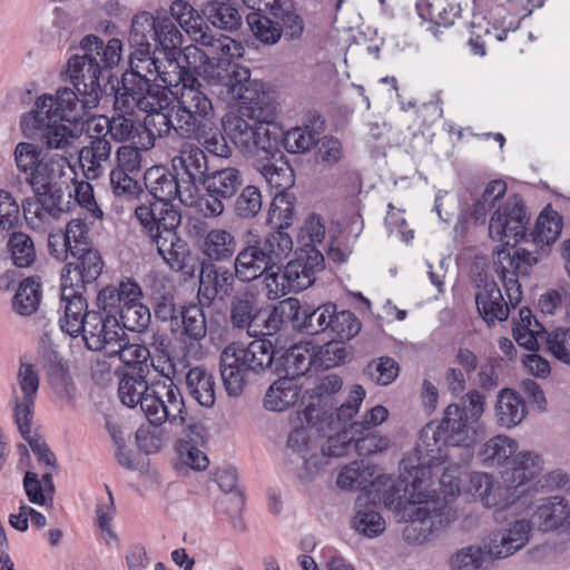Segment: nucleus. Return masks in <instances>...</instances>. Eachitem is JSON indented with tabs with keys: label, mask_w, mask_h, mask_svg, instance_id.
I'll return each instance as SVG.
<instances>
[{
	"label": "nucleus",
	"mask_w": 570,
	"mask_h": 570,
	"mask_svg": "<svg viewBox=\"0 0 570 570\" xmlns=\"http://www.w3.org/2000/svg\"><path fill=\"white\" fill-rule=\"evenodd\" d=\"M13 157L17 169L33 191L22 205L27 225L37 233L49 232V254L58 261H69L65 230H51L61 215L70 209L72 194L67 175L71 166L68 158L46 155L33 142L27 141L16 145Z\"/></svg>",
	"instance_id": "nucleus-1"
},
{
	"label": "nucleus",
	"mask_w": 570,
	"mask_h": 570,
	"mask_svg": "<svg viewBox=\"0 0 570 570\" xmlns=\"http://www.w3.org/2000/svg\"><path fill=\"white\" fill-rule=\"evenodd\" d=\"M485 410V396L470 390L460 402L449 404L439 423L430 422L422 430L415 448L421 465L446 470L468 464L474 455L476 424Z\"/></svg>",
	"instance_id": "nucleus-2"
},
{
	"label": "nucleus",
	"mask_w": 570,
	"mask_h": 570,
	"mask_svg": "<svg viewBox=\"0 0 570 570\" xmlns=\"http://www.w3.org/2000/svg\"><path fill=\"white\" fill-rule=\"evenodd\" d=\"M405 470L409 478L377 479V484L385 487L380 498L386 508L401 513L402 519L407 522L403 531L404 538L407 541L422 542L448 522V507L445 500L435 491L428 490L431 478L429 465H421L417 461L416 465L405 466Z\"/></svg>",
	"instance_id": "nucleus-3"
},
{
	"label": "nucleus",
	"mask_w": 570,
	"mask_h": 570,
	"mask_svg": "<svg viewBox=\"0 0 570 570\" xmlns=\"http://www.w3.org/2000/svg\"><path fill=\"white\" fill-rule=\"evenodd\" d=\"M208 58L217 59L218 63L205 69V80L222 100L238 105L239 114L250 120L273 122L277 106L272 96L264 90L261 81L250 78L246 67L232 65L234 57L215 52Z\"/></svg>",
	"instance_id": "nucleus-4"
},
{
	"label": "nucleus",
	"mask_w": 570,
	"mask_h": 570,
	"mask_svg": "<svg viewBox=\"0 0 570 570\" xmlns=\"http://www.w3.org/2000/svg\"><path fill=\"white\" fill-rule=\"evenodd\" d=\"M122 43L112 38L107 43L96 35L85 36L77 52L67 61L66 79L83 97L86 107L96 108L104 94V82L121 59Z\"/></svg>",
	"instance_id": "nucleus-5"
},
{
	"label": "nucleus",
	"mask_w": 570,
	"mask_h": 570,
	"mask_svg": "<svg viewBox=\"0 0 570 570\" xmlns=\"http://www.w3.org/2000/svg\"><path fill=\"white\" fill-rule=\"evenodd\" d=\"M135 217L158 255L175 272L188 273L191 259L188 244L177 234L181 223L180 210L171 203L151 202L135 209Z\"/></svg>",
	"instance_id": "nucleus-6"
},
{
	"label": "nucleus",
	"mask_w": 570,
	"mask_h": 570,
	"mask_svg": "<svg viewBox=\"0 0 570 570\" xmlns=\"http://www.w3.org/2000/svg\"><path fill=\"white\" fill-rule=\"evenodd\" d=\"M529 223L524 204L517 195L500 206L490 219L489 235L493 240L502 242V248L497 252V264H505L509 268L521 274L532 266L537 259L522 248L513 253L510 246L525 239V226Z\"/></svg>",
	"instance_id": "nucleus-7"
},
{
	"label": "nucleus",
	"mask_w": 570,
	"mask_h": 570,
	"mask_svg": "<svg viewBox=\"0 0 570 570\" xmlns=\"http://www.w3.org/2000/svg\"><path fill=\"white\" fill-rule=\"evenodd\" d=\"M274 346L268 340H254L248 345L233 343L226 346L219 361L220 376L229 396L243 394L252 374H261L272 366Z\"/></svg>",
	"instance_id": "nucleus-8"
},
{
	"label": "nucleus",
	"mask_w": 570,
	"mask_h": 570,
	"mask_svg": "<svg viewBox=\"0 0 570 570\" xmlns=\"http://www.w3.org/2000/svg\"><path fill=\"white\" fill-rule=\"evenodd\" d=\"M141 287L127 279L116 286L102 288L97 296V305L107 313H114L122 330L142 332L150 324L149 308L141 303Z\"/></svg>",
	"instance_id": "nucleus-9"
},
{
	"label": "nucleus",
	"mask_w": 570,
	"mask_h": 570,
	"mask_svg": "<svg viewBox=\"0 0 570 570\" xmlns=\"http://www.w3.org/2000/svg\"><path fill=\"white\" fill-rule=\"evenodd\" d=\"M183 80L180 89L176 92V125L177 136L190 139L200 125L206 124L214 116L212 99L204 91L203 83L181 67Z\"/></svg>",
	"instance_id": "nucleus-10"
},
{
	"label": "nucleus",
	"mask_w": 570,
	"mask_h": 570,
	"mask_svg": "<svg viewBox=\"0 0 570 570\" xmlns=\"http://www.w3.org/2000/svg\"><path fill=\"white\" fill-rule=\"evenodd\" d=\"M175 368L169 365L163 379L150 383L149 393L145 394L141 411L153 426L165 422L173 425L186 423L187 409L180 389L174 383Z\"/></svg>",
	"instance_id": "nucleus-11"
},
{
	"label": "nucleus",
	"mask_w": 570,
	"mask_h": 570,
	"mask_svg": "<svg viewBox=\"0 0 570 570\" xmlns=\"http://www.w3.org/2000/svg\"><path fill=\"white\" fill-rule=\"evenodd\" d=\"M21 129L27 138L39 137L41 146L39 147L43 154L53 156H62L67 158L75 149L76 140L81 136L82 128L78 124H69L51 117L45 118L39 112L28 111L21 117Z\"/></svg>",
	"instance_id": "nucleus-12"
},
{
	"label": "nucleus",
	"mask_w": 570,
	"mask_h": 570,
	"mask_svg": "<svg viewBox=\"0 0 570 570\" xmlns=\"http://www.w3.org/2000/svg\"><path fill=\"white\" fill-rule=\"evenodd\" d=\"M268 6L274 19L258 12H252L247 16V23L259 41L266 45H275L282 35L291 40L302 37L304 22L294 12L289 0H274Z\"/></svg>",
	"instance_id": "nucleus-13"
},
{
	"label": "nucleus",
	"mask_w": 570,
	"mask_h": 570,
	"mask_svg": "<svg viewBox=\"0 0 570 570\" xmlns=\"http://www.w3.org/2000/svg\"><path fill=\"white\" fill-rule=\"evenodd\" d=\"M171 17L195 41L207 48L205 55L209 57L215 52L224 56L242 57L243 46L240 42L222 33L214 35L208 26L204 23L203 17L185 0H175L170 6Z\"/></svg>",
	"instance_id": "nucleus-14"
},
{
	"label": "nucleus",
	"mask_w": 570,
	"mask_h": 570,
	"mask_svg": "<svg viewBox=\"0 0 570 570\" xmlns=\"http://www.w3.org/2000/svg\"><path fill=\"white\" fill-rule=\"evenodd\" d=\"M245 183L244 174L236 167H225L208 173L202 185L204 196L198 209L205 218H218L225 212V202L234 198Z\"/></svg>",
	"instance_id": "nucleus-15"
},
{
	"label": "nucleus",
	"mask_w": 570,
	"mask_h": 570,
	"mask_svg": "<svg viewBox=\"0 0 570 570\" xmlns=\"http://www.w3.org/2000/svg\"><path fill=\"white\" fill-rule=\"evenodd\" d=\"M39 387L40 374L37 366L26 358H20L10 400L13 420L18 429L27 431L28 422L33 421Z\"/></svg>",
	"instance_id": "nucleus-16"
},
{
	"label": "nucleus",
	"mask_w": 570,
	"mask_h": 570,
	"mask_svg": "<svg viewBox=\"0 0 570 570\" xmlns=\"http://www.w3.org/2000/svg\"><path fill=\"white\" fill-rule=\"evenodd\" d=\"M86 327L80 335L88 350L104 352L105 355H111L116 351V345L126 335L118 318L114 313L91 311L85 320Z\"/></svg>",
	"instance_id": "nucleus-17"
},
{
	"label": "nucleus",
	"mask_w": 570,
	"mask_h": 570,
	"mask_svg": "<svg viewBox=\"0 0 570 570\" xmlns=\"http://www.w3.org/2000/svg\"><path fill=\"white\" fill-rule=\"evenodd\" d=\"M86 109L91 108L83 105V97L78 91L63 87L57 89L55 95L43 94L39 96L30 111L39 112L40 116L43 115L47 119L51 117L69 124H78Z\"/></svg>",
	"instance_id": "nucleus-18"
},
{
	"label": "nucleus",
	"mask_w": 570,
	"mask_h": 570,
	"mask_svg": "<svg viewBox=\"0 0 570 570\" xmlns=\"http://www.w3.org/2000/svg\"><path fill=\"white\" fill-rule=\"evenodd\" d=\"M166 67V65H164ZM170 71H164L159 59L136 58L129 61L130 69L121 77V87L161 81L165 87H178L183 80L181 67L175 58L167 57Z\"/></svg>",
	"instance_id": "nucleus-19"
},
{
	"label": "nucleus",
	"mask_w": 570,
	"mask_h": 570,
	"mask_svg": "<svg viewBox=\"0 0 570 570\" xmlns=\"http://www.w3.org/2000/svg\"><path fill=\"white\" fill-rule=\"evenodd\" d=\"M170 102L164 89L153 86L150 82L137 86L119 87L115 94V110L134 112L135 109L146 115L161 110Z\"/></svg>",
	"instance_id": "nucleus-20"
},
{
	"label": "nucleus",
	"mask_w": 570,
	"mask_h": 570,
	"mask_svg": "<svg viewBox=\"0 0 570 570\" xmlns=\"http://www.w3.org/2000/svg\"><path fill=\"white\" fill-rule=\"evenodd\" d=\"M242 114L227 117L224 121V130L227 136L240 150L252 151L256 149L263 154H271L273 145L265 128V125L269 122L257 120L250 122Z\"/></svg>",
	"instance_id": "nucleus-21"
},
{
	"label": "nucleus",
	"mask_w": 570,
	"mask_h": 570,
	"mask_svg": "<svg viewBox=\"0 0 570 570\" xmlns=\"http://www.w3.org/2000/svg\"><path fill=\"white\" fill-rule=\"evenodd\" d=\"M104 261L99 250L95 247H86L83 250L70 254V259L61 273V284L78 288H86L101 274Z\"/></svg>",
	"instance_id": "nucleus-22"
},
{
	"label": "nucleus",
	"mask_w": 570,
	"mask_h": 570,
	"mask_svg": "<svg viewBox=\"0 0 570 570\" xmlns=\"http://www.w3.org/2000/svg\"><path fill=\"white\" fill-rule=\"evenodd\" d=\"M323 268V254L314 246H304L295 252L294 258L285 266L286 284L294 293L305 291L314 284L316 273Z\"/></svg>",
	"instance_id": "nucleus-23"
},
{
	"label": "nucleus",
	"mask_w": 570,
	"mask_h": 570,
	"mask_svg": "<svg viewBox=\"0 0 570 570\" xmlns=\"http://www.w3.org/2000/svg\"><path fill=\"white\" fill-rule=\"evenodd\" d=\"M173 170L195 191L208 174L205 150L191 139L180 144L178 154L171 158Z\"/></svg>",
	"instance_id": "nucleus-24"
},
{
	"label": "nucleus",
	"mask_w": 570,
	"mask_h": 570,
	"mask_svg": "<svg viewBox=\"0 0 570 570\" xmlns=\"http://www.w3.org/2000/svg\"><path fill=\"white\" fill-rule=\"evenodd\" d=\"M145 186L155 202L171 203L179 198L183 204H188L187 195L193 197L194 190L185 184L176 173H170L164 167L155 166L144 175Z\"/></svg>",
	"instance_id": "nucleus-25"
},
{
	"label": "nucleus",
	"mask_w": 570,
	"mask_h": 570,
	"mask_svg": "<svg viewBox=\"0 0 570 570\" xmlns=\"http://www.w3.org/2000/svg\"><path fill=\"white\" fill-rule=\"evenodd\" d=\"M475 304L482 320L492 326L509 317V306L493 278L479 274L475 278Z\"/></svg>",
	"instance_id": "nucleus-26"
},
{
	"label": "nucleus",
	"mask_w": 570,
	"mask_h": 570,
	"mask_svg": "<svg viewBox=\"0 0 570 570\" xmlns=\"http://www.w3.org/2000/svg\"><path fill=\"white\" fill-rule=\"evenodd\" d=\"M235 269L216 263H204L200 271L198 298L202 304L210 305L215 298L224 299L234 289Z\"/></svg>",
	"instance_id": "nucleus-27"
},
{
	"label": "nucleus",
	"mask_w": 570,
	"mask_h": 570,
	"mask_svg": "<svg viewBox=\"0 0 570 570\" xmlns=\"http://www.w3.org/2000/svg\"><path fill=\"white\" fill-rule=\"evenodd\" d=\"M254 236V230H248L244 237L242 248L234 256L235 275L243 283L258 279L264 275V272L272 268Z\"/></svg>",
	"instance_id": "nucleus-28"
},
{
	"label": "nucleus",
	"mask_w": 570,
	"mask_h": 570,
	"mask_svg": "<svg viewBox=\"0 0 570 570\" xmlns=\"http://www.w3.org/2000/svg\"><path fill=\"white\" fill-rule=\"evenodd\" d=\"M258 292L254 286H244L235 292L229 304V322L234 328L247 334L257 332L255 321L262 318Z\"/></svg>",
	"instance_id": "nucleus-29"
},
{
	"label": "nucleus",
	"mask_w": 570,
	"mask_h": 570,
	"mask_svg": "<svg viewBox=\"0 0 570 570\" xmlns=\"http://www.w3.org/2000/svg\"><path fill=\"white\" fill-rule=\"evenodd\" d=\"M287 451L297 455L302 461V468L296 472L301 481H309L321 470L322 459L318 453V446L311 441L307 428H295L288 434Z\"/></svg>",
	"instance_id": "nucleus-30"
},
{
	"label": "nucleus",
	"mask_w": 570,
	"mask_h": 570,
	"mask_svg": "<svg viewBox=\"0 0 570 570\" xmlns=\"http://www.w3.org/2000/svg\"><path fill=\"white\" fill-rule=\"evenodd\" d=\"M530 530V522L524 519L509 523L492 533L487 546L488 554L497 559L512 556L528 543Z\"/></svg>",
	"instance_id": "nucleus-31"
},
{
	"label": "nucleus",
	"mask_w": 570,
	"mask_h": 570,
	"mask_svg": "<svg viewBox=\"0 0 570 570\" xmlns=\"http://www.w3.org/2000/svg\"><path fill=\"white\" fill-rule=\"evenodd\" d=\"M85 288L61 284V301L65 303V315L60 318V327L63 332L72 337L80 335L83 327H86L85 320L91 313L88 311V304L83 297Z\"/></svg>",
	"instance_id": "nucleus-32"
},
{
	"label": "nucleus",
	"mask_w": 570,
	"mask_h": 570,
	"mask_svg": "<svg viewBox=\"0 0 570 570\" xmlns=\"http://www.w3.org/2000/svg\"><path fill=\"white\" fill-rule=\"evenodd\" d=\"M259 314H263V316L255 321L257 332L248 334L252 337L274 335L281 330L284 322H291L294 326L298 325L299 301L296 298H287L272 308L262 307Z\"/></svg>",
	"instance_id": "nucleus-33"
},
{
	"label": "nucleus",
	"mask_w": 570,
	"mask_h": 570,
	"mask_svg": "<svg viewBox=\"0 0 570 570\" xmlns=\"http://www.w3.org/2000/svg\"><path fill=\"white\" fill-rule=\"evenodd\" d=\"M237 245V238L233 232L224 227H216L204 234L199 250L208 263H226L234 258Z\"/></svg>",
	"instance_id": "nucleus-34"
},
{
	"label": "nucleus",
	"mask_w": 570,
	"mask_h": 570,
	"mask_svg": "<svg viewBox=\"0 0 570 570\" xmlns=\"http://www.w3.org/2000/svg\"><path fill=\"white\" fill-rule=\"evenodd\" d=\"M365 396V391L361 385H354L346 401H344L335 412L327 413L323 411L321 419H314L312 425H315L317 431L322 434L334 430L347 429L346 424L358 412L361 403Z\"/></svg>",
	"instance_id": "nucleus-35"
},
{
	"label": "nucleus",
	"mask_w": 570,
	"mask_h": 570,
	"mask_svg": "<svg viewBox=\"0 0 570 570\" xmlns=\"http://www.w3.org/2000/svg\"><path fill=\"white\" fill-rule=\"evenodd\" d=\"M313 365H318L315 346L296 344L287 348L276 361V371L284 376L295 380L305 375Z\"/></svg>",
	"instance_id": "nucleus-36"
},
{
	"label": "nucleus",
	"mask_w": 570,
	"mask_h": 570,
	"mask_svg": "<svg viewBox=\"0 0 570 570\" xmlns=\"http://www.w3.org/2000/svg\"><path fill=\"white\" fill-rule=\"evenodd\" d=\"M494 410L498 424L507 429L519 425L528 414L525 401L512 389H502L498 393Z\"/></svg>",
	"instance_id": "nucleus-37"
},
{
	"label": "nucleus",
	"mask_w": 570,
	"mask_h": 570,
	"mask_svg": "<svg viewBox=\"0 0 570 570\" xmlns=\"http://www.w3.org/2000/svg\"><path fill=\"white\" fill-rule=\"evenodd\" d=\"M568 501L559 495L544 500L534 511L532 522L540 531L547 532L568 524Z\"/></svg>",
	"instance_id": "nucleus-38"
},
{
	"label": "nucleus",
	"mask_w": 570,
	"mask_h": 570,
	"mask_svg": "<svg viewBox=\"0 0 570 570\" xmlns=\"http://www.w3.org/2000/svg\"><path fill=\"white\" fill-rule=\"evenodd\" d=\"M111 154L109 139L90 140L79 151V161L87 179H98L105 173L104 163H107Z\"/></svg>",
	"instance_id": "nucleus-39"
},
{
	"label": "nucleus",
	"mask_w": 570,
	"mask_h": 570,
	"mask_svg": "<svg viewBox=\"0 0 570 570\" xmlns=\"http://www.w3.org/2000/svg\"><path fill=\"white\" fill-rule=\"evenodd\" d=\"M519 449L518 442L507 435H495L485 441L478 458L487 466H502L510 464Z\"/></svg>",
	"instance_id": "nucleus-40"
},
{
	"label": "nucleus",
	"mask_w": 570,
	"mask_h": 570,
	"mask_svg": "<svg viewBox=\"0 0 570 570\" xmlns=\"http://www.w3.org/2000/svg\"><path fill=\"white\" fill-rule=\"evenodd\" d=\"M255 240L264 250V255L267 258L272 267H277L284 259H286L293 250V239L288 233L283 228H276L268 232L263 238L256 230Z\"/></svg>",
	"instance_id": "nucleus-41"
},
{
	"label": "nucleus",
	"mask_w": 570,
	"mask_h": 570,
	"mask_svg": "<svg viewBox=\"0 0 570 570\" xmlns=\"http://www.w3.org/2000/svg\"><path fill=\"white\" fill-rule=\"evenodd\" d=\"M509 471L505 472V481L512 487H519L537 476L543 469V460L539 454L530 451H517Z\"/></svg>",
	"instance_id": "nucleus-42"
},
{
	"label": "nucleus",
	"mask_w": 570,
	"mask_h": 570,
	"mask_svg": "<svg viewBox=\"0 0 570 570\" xmlns=\"http://www.w3.org/2000/svg\"><path fill=\"white\" fill-rule=\"evenodd\" d=\"M188 394L202 406L212 407L216 400L215 377L206 368L196 366L186 374Z\"/></svg>",
	"instance_id": "nucleus-43"
},
{
	"label": "nucleus",
	"mask_w": 570,
	"mask_h": 570,
	"mask_svg": "<svg viewBox=\"0 0 570 570\" xmlns=\"http://www.w3.org/2000/svg\"><path fill=\"white\" fill-rule=\"evenodd\" d=\"M343 385L341 376L336 374H327L320 379L316 385L309 391L312 402L305 409V417L307 423L314 422V419H321L324 411L321 406H326L332 396L336 394Z\"/></svg>",
	"instance_id": "nucleus-44"
},
{
	"label": "nucleus",
	"mask_w": 570,
	"mask_h": 570,
	"mask_svg": "<svg viewBox=\"0 0 570 570\" xmlns=\"http://www.w3.org/2000/svg\"><path fill=\"white\" fill-rule=\"evenodd\" d=\"M469 491L487 508H498L507 504V489L495 483L492 475L488 473H472Z\"/></svg>",
	"instance_id": "nucleus-45"
},
{
	"label": "nucleus",
	"mask_w": 570,
	"mask_h": 570,
	"mask_svg": "<svg viewBox=\"0 0 570 570\" xmlns=\"http://www.w3.org/2000/svg\"><path fill=\"white\" fill-rule=\"evenodd\" d=\"M108 357H118L125 365L132 368V374L146 377L149 373L150 352L147 346L129 343L127 334L116 345V351Z\"/></svg>",
	"instance_id": "nucleus-46"
},
{
	"label": "nucleus",
	"mask_w": 570,
	"mask_h": 570,
	"mask_svg": "<svg viewBox=\"0 0 570 570\" xmlns=\"http://www.w3.org/2000/svg\"><path fill=\"white\" fill-rule=\"evenodd\" d=\"M419 17L436 26L450 27L461 16V6L448 0H417L415 4Z\"/></svg>",
	"instance_id": "nucleus-47"
},
{
	"label": "nucleus",
	"mask_w": 570,
	"mask_h": 570,
	"mask_svg": "<svg viewBox=\"0 0 570 570\" xmlns=\"http://www.w3.org/2000/svg\"><path fill=\"white\" fill-rule=\"evenodd\" d=\"M264 155L265 159H259L256 161L255 168L257 171L262 174L266 183L272 188H275L278 191L288 190L294 181L292 169L285 163H282V165L278 166L274 161L276 156L279 158L283 157L282 153L279 150H273L272 148L271 154Z\"/></svg>",
	"instance_id": "nucleus-48"
},
{
	"label": "nucleus",
	"mask_w": 570,
	"mask_h": 570,
	"mask_svg": "<svg viewBox=\"0 0 570 570\" xmlns=\"http://www.w3.org/2000/svg\"><path fill=\"white\" fill-rule=\"evenodd\" d=\"M202 11L218 29L234 31L242 24L240 14L229 0H205Z\"/></svg>",
	"instance_id": "nucleus-49"
},
{
	"label": "nucleus",
	"mask_w": 570,
	"mask_h": 570,
	"mask_svg": "<svg viewBox=\"0 0 570 570\" xmlns=\"http://www.w3.org/2000/svg\"><path fill=\"white\" fill-rule=\"evenodd\" d=\"M175 107L170 102L161 110L153 111L145 116L141 128L148 134V145L154 146L155 137H166L171 132L177 135Z\"/></svg>",
	"instance_id": "nucleus-50"
},
{
	"label": "nucleus",
	"mask_w": 570,
	"mask_h": 570,
	"mask_svg": "<svg viewBox=\"0 0 570 570\" xmlns=\"http://www.w3.org/2000/svg\"><path fill=\"white\" fill-rule=\"evenodd\" d=\"M299 397V390L294 380L286 376L274 382L264 397V406L269 411H283L294 405Z\"/></svg>",
	"instance_id": "nucleus-51"
},
{
	"label": "nucleus",
	"mask_w": 570,
	"mask_h": 570,
	"mask_svg": "<svg viewBox=\"0 0 570 570\" xmlns=\"http://www.w3.org/2000/svg\"><path fill=\"white\" fill-rule=\"evenodd\" d=\"M562 226L561 215L548 205L539 215L535 228L530 236L539 246L551 245L560 236Z\"/></svg>",
	"instance_id": "nucleus-52"
},
{
	"label": "nucleus",
	"mask_w": 570,
	"mask_h": 570,
	"mask_svg": "<svg viewBox=\"0 0 570 570\" xmlns=\"http://www.w3.org/2000/svg\"><path fill=\"white\" fill-rule=\"evenodd\" d=\"M353 528L367 538H375L385 530V521L372 504L363 503L362 498L355 502Z\"/></svg>",
	"instance_id": "nucleus-53"
},
{
	"label": "nucleus",
	"mask_w": 570,
	"mask_h": 570,
	"mask_svg": "<svg viewBox=\"0 0 570 570\" xmlns=\"http://www.w3.org/2000/svg\"><path fill=\"white\" fill-rule=\"evenodd\" d=\"M262 207L261 189L255 185H243L232 204V212L237 219L252 220L258 216Z\"/></svg>",
	"instance_id": "nucleus-54"
},
{
	"label": "nucleus",
	"mask_w": 570,
	"mask_h": 570,
	"mask_svg": "<svg viewBox=\"0 0 570 570\" xmlns=\"http://www.w3.org/2000/svg\"><path fill=\"white\" fill-rule=\"evenodd\" d=\"M41 296V284L32 277L26 278L13 296L12 308L21 316H29L37 312Z\"/></svg>",
	"instance_id": "nucleus-55"
},
{
	"label": "nucleus",
	"mask_w": 570,
	"mask_h": 570,
	"mask_svg": "<svg viewBox=\"0 0 570 570\" xmlns=\"http://www.w3.org/2000/svg\"><path fill=\"white\" fill-rule=\"evenodd\" d=\"M295 204L296 197L292 191H277L269 207L268 223L276 228H288L294 220Z\"/></svg>",
	"instance_id": "nucleus-56"
},
{
	"label": "nucleus",
	"mask_w": 570,
	"mask_h": 570,
	"mask_svg": "<svg viewBox=\"0 0 570 570\" xmlns=\"http://www.w3.org/2000/svg\"><path fill=\"white\" fill-rule=\"evenodd\" d=\"M149 386L146 377L126 373L119 382L118 396L121 403L128 407H135L138 404L141 406L145 394L149 393Z\"/></svg>",
	"instance_id": "nucleus-57"
},
{
	"label": "nucleus",
	"mask_w": 570,
	"mask_h": 570,
	"mask_svg": "<svg viewBox=\"0 0 570 570\" xmlns=\"http://www.w3.org/2000/svg\"><path fill=\"white\" fill-rule=\"evenodd\" d=\"M334 313V304H324L312 312L302 311L299 306V324L296 325L309 335H315L328 331L331 318Z\"/></svg>",
	"instance_id": "nucleus-58"
},
{
	"label": "nucleus",
	"mask_w": 570,
	"mask_h": 570,
	"mask_svg": "<svg viewBox=\"0 0 570 570\" xmlns=\"http://www.w3.org/2000/svg\"><path fill=\"white\" fill-rule=\"evenodd\" d=\"M321 132L308 125L287 130L283 136L284 148L291 154H304L316 145Z\"/></svg>",
	"instance_id": "nucleus-59"
},
{
	"label": "nucleus",
	"mask_w": 570,
	"mask_h": 570,
	"mask_svg": "<svg viewBox=\"0 0 570 570\" xmlns=\"http://www.w3.org/2000/svg\"><path fill=\"white\" fill-rule=\"evenodd\" d=\"M190 139H196L203 149L214 156L228 158L232 155L224 135L217 128L209 127L207 122L200 125L199 130L191 135Z\"/></svg>",
	"instance_id": "nucleus-60"
},
{
	"label": "nucleus",
	"mask_w": 570,
	"mask_h": 570,
	"mask_svg": "<svg viewBox=\"0 0 570 570\" xmlns=\"http://www.w3.org/2000/svg\"><path fill=\"white\" fill-rule=\"evenodd\" d=\"M323 435L327 436V440L321 446L322 453L320 456L322 459V465L324 464V458H341L345 455L350 448L354 445V438L358 434L351 432L350 424L348 429L327 431L326 434Z\"/></svg>",
	"instance_id": "nucleus-61"
},
{
	"label": "nucleus",
	"mask_w": 570,
	"mask_h": 570,
	"mask_svg": "<svg viewBox=\"0 0 570 570\" xmlns=\"http://www.w3.org/2000/svg\"><path fill=\"white\" fill-rule=\"evenodd\" d=\"M183 325L184 333L194 341H199L206 336L207 326L204 311L200 306L191 304L180 307L179 325Z\"/></svg>",
	"instance_id": "nucleus-62"
},
{
	"label": "nucleus",
	"mask_w": 570,
	"mask_h": 570,
	"mask_svg": "<svg viewBox=\"0 0 570 570\" xmlns=\"http://www.w3.org/2000/svg\"><path fill=\"white\" fill-rule=\"evenodd\" d=\"M399 363L390 356H381L372 360L365 367L364 373L379 385H389L399 376Z\"/></svg>",
	"instance_id": "nucleus-63"
},
{
	"label": "nucleus",
	"mask_w": 570,
	"mask_h": 570,
	"mask_svg": "<svg viewBox=\"0 0 570 570\" xmlns=\"http://www.w3.org/2000/svg\"><path fill=\"white\" fill-rule=\"evenodd\" d=\"M13 264L18 267H29L36 261V249L30 236L24 233H13L8 242Z\"/></svg>",
	"instance_id": "nucleus-64"
}]
</instances>
